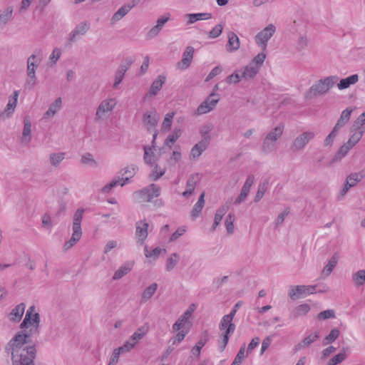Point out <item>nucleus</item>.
I'll return each instance as SVG.
<instances>
[{
	"label": "nucleus",
	"instance_id": "32",
	"mask_svg": "<svg viewBox=\"0 0 365 365\" xmlns=\"http://www.w3.org/2000/svg\"><path fill=\"white\" fill-rule=\"evenodd\" d=\"M229 209V206L227 205H225L222 206L221 208L217 210V211L215 213L214 222L212 227V230H215V228L219 225L220 223L222 217L225 215V214L227 212V211Z\"/></svg>",
	"mask_w": 365,
	"mask_h": 365
},
{
	"label": "nucleus",
	"instance_id": "64",
	"mask_svg": "<svg viewBox=\"0 0 365 365\" xmlns=\"http://www.w3.org/2000/svg\"><path fill=\"white\" fill-rule=\"evenodd\" d=\"M267 183H263V184L259 185L258 191H257L256 197H255V201H258L262 197V196L264 195V194L267 190Z\"/></svg>",
	"mask_w": 365,
	"mask_h": 365
},
{
	"label": "nucleus",
	"instance_id": "29",
	"mask_svg": "<svg viewBox=\"0 0 365 365\" xmlns=\"http://www.w3.org/2000/svg\"><path fill=\"white\" fill-rule=\"evenodd\" d=\"M205 192H202L197 202H196V204L194 205L192 210V212H191V216L192 217V218H196L199 214L201 212L203 207H204V205H205Z\"/></svg>",
	"mask_w": 365,
	"mask_h": 365
},
{
	"label": "nucleus",
	"instance_id": "48",
	"mask_svg": "<svg viewBox=\"0 0 365 365\" xmlns=\"http://www.w3.org/2000/svg\"><path fill=\"white\" fill-rule=\"evenodd\" d=\"M181 130L175 129L173 132L168 136V138L165 140V144L167 145H170V144L174 143L180 136Z\"/></svg>",
	"mask_w": 365,
	"mask_h": 365
},
{
	"label": "nucleus",
	"instance_id": "50",
	"mask_svg": "<svg viewBox=\"0 0 365 365\" xmlns=\"http://www.w3.org/2000/svg\"><path fill=\"white\" fill-rule=\"evenodd\" d=\"M196 180L195 178L192 177V179L189 180L187 183L186 190L183 192L182 195L185 197L189 196L191 195L195 187Z\"/></svg>",
	"mask_w": 365,
	"mask_h": 365
},
{
	"label": "nucleus",
	"instance_id": "13",
	"mask_svg": "<svg viewBox=\"0 0 365 365\" xmlns=\"http://www.w3.org/2000/svg\"><path fill=\"white\" fill-rule=\"evenodd\" d=\"M193 53L194 48L191 46L187 47L185 52L183 53L182 60L177 64V68L180 70H185L187 68L192 62Z\"/></svg>",
	"mask_w": 365,
	"mask_h": 365
},
{
	"label": "nucleus",
	"instance_id": "44",
	"mask_svg": "<svg viewBox=\"0 0 365 365\" xmlns=\"http://www.w3.org/2000/svg\"><path fill=\"white\" fill-rule=\"evenodd\" d=\"M31 133V125L30 119L26 117L24 119V128L23 130V139L26 142L29 141V136Z\"/></svg>",
	"mask_w": 365,
	"mask_h": 365
},
{
	"label": "nucleus",
	"instance_id": "46",
	"mask_svg": "<svg viewBox=\"0 0 365 365\" xmlns=\"http://www.w3.org/2000/svg\"><path fill=\"white\" fill-rule=\"evenodd\" d=\"M169 20V16H164L162 18H160L157 21V25L154 26L150 31V35H155L157 34L159 31L161 29L163 26Z\"/></svg>",
	"mask_w": 365,
	"mask_h": 365
},
{
	"label": "nucleus",
	"instance_id": "17",
	"mask_svg": "<svg viewBox=\"0 0 365 365\" xmlns=\"http://www.w3.org/2000/svg\"><path fill=\"white\" fill-rule=\"evenodd\" d=\"M140 194L142 195V197H143L145 201H150L153 198L159 196L160 187L154 184H152L148 189L142 190L140 192Z\"/></svg>",
	"mask_w": 365,
	"mask_h": 365
},
{
	"label": "nucleus",
	"instance_id": "3",
	"mask_svg": "<svg viewBox=\"0 0 365 365\" xmlns=\"http://www.w3.org/2000/svg\"><path fill=\"white\" fill-rule=\"evenodd\" d=\"M237 312L236 309L227 315H225L219 325L221 333L220 345L222 349H224L229 341L230 335L232 334L235 329V325L232 323L233 318Z\"/></svg>",
	"mask_w": 365,
	"mask_h": 365
},
{
	"label": "nucleus",
	"instance_id": "54",
	"mask_svg": "<svg viewBox=\"0 0 365 365\" xmlns=\"http://www.w3.org/2000/svg\"><path fill=\"white\" fill-rule=\"evenodd\" d=\"M12 13V8L9 7L5 9V11L0 15V24H6L11 17Z\"/></svg>",
	"mask_w": 365,
	"mask_h": 365
},
{
	"label": "nucleus",
	"instance_id": "25",
	"mask_svg": "<svg viewBox=\"0 0 365 365\" xmlns=\"http://www.w3.org/2000/svg\"><path fill=\"white\" fill-rule=\"evenodd\" d=\"M209 143V140L207 138H205L201 140L200 143L196 144L191 150V155L193 158L199 157L202 153L205 150L207 145Z\"/></svg>",
	"mask_w": 365,
	"mask_h": 365
},
{
	"label": "nucleus",
	"instance_id": "40",
	"mask_svg": "<svg viewBox=\"0 0 365 365\" xmlns=\"http://www.w3.org/2000/svg\"><path fill=\"white\" fill-rule=\"evenodd\" d=\"M36 56H31L28 59V74L32 78L35 76V69L37 67Z\"/></svg>",
	"mask_w": 365,
	"mask_h": 365
},
{
	"label": "nucleus",
	"instance_id": "9",
	"mask_svg": "<svg viewBox=\"0 0 365 365\" xmlns=\"http://www.w3.org/2000/svg\"><path fill=\"white\" fill-rule=\"evenodd\" d=\"M275 32V27L272 24L267 26L263 31L259 32L255 37L256 42L261 46L263 50H265L267 41Z\"/></svg>",
	"mask_w": 365,
	"mask_h": 365
},
{
	"label": "nucleus",
	"instance_id": "61",
	"mask_svg": "<svg viewBox=\"0 0 365 365\" xmlns=\"http://www.w3.org/2000/svg\"><path fill=\"white\" fill-rule=\"evenodd\" d=\"M178 262V256L174 254L168 259L166 269L167 270L172 269Z\"/></svg>",
	"mask_w": 365,
	"mask_h": 365
},
{
	"label": "nucleus",
	"instance_id": "16",
	"mask_svg": "<svg viewBox=\"0 0 365 365\" xmlns=\"http://www.w3.org/2000/svg\"><path fill=\"white\" fill-rule=\"evenodd\" d=\"M19 95V91H15L14 92V94L9 97L6 107L1 114L2 116H9L14 111L16 106L17 105Z\"/></svg>",
	"mask_w": 365,
	"mask_h": 365
},
{
	"label": "nucleus",
	"instance_id": "22",
	"mask_svg": "<svg viewBox=\"0 0 365 365\" xmlns=\"http://www.w3.org/2000/svg\"><path fill=\"white\" fill-rule=\"evenodd\" d=\"M362 178V176L359 173H353L349 175L346 178L345 187L342 190V195H344L350 187L354 186Z\"/></svg>",
	"mask_w": 365,
	"mask_h": 365
},
{
	"label": "nucleus",
	"instance_id": "53",
	"mask_svg": "<svg viewBox=\"0 0 365 365\" xmlns=\"http://www.w3.org/2000/svg\"><path fill=\"white\" fill-rule=\"evenodd\" d=\"M266 58V54L264 52H262L257 55L252 60V65L255 66H257V68L259 69V67L262 65L264 60Z\"/></svg>",
	"mask_w": 365,
	"mask_h": 365
},
{
	"label": "nucleus",
	"instance_id": "11",
	"mask_svg": "<svg viewBox=\"0 0 365 365\" xmlns=\"http://www.w3.org/2000/svg\"><path fill=\"white\" fill-rule=\"evenodd\" d=\"M34 307H31L29 309L26 314L25 318L21 324L22 328L33 326L35 329H37L38 326V314L34 313Z\"/></svg>",
	"mask_w": 365,
	"mask_h": 365
},
{
	"label": "nucleus",
	"instance_id": "38",
	"mask_svg": "<svg viewBox=\"0 0 365 365\" xmlns=\"http://www.w3.org/2000/svg\"><path fill=\"white\" fill-rule=\"evenodd\" d=\"M175 115L174 112L168 113L165 115L164 120L162 123L161 130L162 131H168L170 129L172 125L173 118Z\"/></svg>",
	"mask_w": 365,
	"mask_h": 365
},
{
	"label": "nucleus",
	"instance_id": "2",
	"mask_svg": "<svg viewBox=\"0 0 365 365\" xmlns=\"http://www.w3.org/2000/svg\"><path fill=\"white\" fill-rule=\"evenodd\" d=\"M195 309V305L191 304L184 314L173 324L174 331H178L175 336L173 343L181 342L189 332L192 326L190 318Z\"/></svg>",
	"mask_w": 365,
	"mask_h": 365
},
{
	"label": "nucleus",
	"instance_id": "8",
	"mask_svg": "<svg viewBox=\"0 0 365 365\" xmlns=\"http://www.w3.org/2000/svg\"><path fill=\"white\" fill-rule=\"evenodd\" d=\"M220 97L218 94L211 93L208 98L201 103L197 109V114H204L211 111L218 103Z\"/></svg>",
	"mask_w": 365,
	"mask_h": 365
},
{
	"label": "nucleus",
	"instance_id": "63",
	"mask_svg": "<svg viewBox=\"0 0 365 365\" xmlns=\"http://www.w3.org/2000/svg\"><path fill=\"white\" fill-rule=\"evenodd\" d=\"M64 159V153L53 154L51 155V162L56 165Z\"/></svg>",
	"mask_w": 365,
	"mask_h": 365
},
{
	"label": "nucleus",
	"instance_id": "33",
	"mask_svg": "<svg viewBox=\"0 0 365 365\" xmlns=\"http://www.w3.org/2000/svg\"><path fill=\"white\" fill-rule=\"evenodd\" d=\"M259 68L257 66H255L252 63H250L247 66H246L242 73V78L243 79H250L256 76L258 73Z\"/></svg>",
	"mask_w": 365,
	"mask_h": 365
},
{
	"label": "nucleus",
	"instance_id": "19",
	"mask_svg": "<svg viewBox=\"0 0 365 365\" xmlns=\"http://www.w3.org/2000/svg\"><path fill=\"white\" fill-rule=\"evenodd\" d=\"M158 122V115L155 110L147 112L143 116V123L148 128H154Z\"/></svg>",
	"mask_w": 365,
	"mask_h": 365
},
{
	"label": "nucleus",
	"instance_id": "58",
	"mask_svg": "<svg viewBox=\"0 0 365 365\" xmlns=\"http://www.w3.org/2000/svg\"><path fill=\"white\" fill-rule=\"evenodd\" d=\"M222 31V26L220 24L215 26L209 33V37L215 38L218 37Z\"/></svg>",
	"mask_w": 365,
	"mask_h": 365
},
{
	"label": "nucleus",
	"instance_id": "51",
	"mask_svg": "<svg viewBox=\"0 0 365 365\" xmlns=\"http://www.w3.org/2000/svg\"><path fill=\"white\" fill-rule=\"evenodd\" d=\"M354 282L357 285H361L365 282V270L358 271L353 277Z\"/></svg>",
	"mask_w": 365,
	"mask_h": 365
},
{
	"label": "nucleus",
	"instance_id": "20",
	"mask_svg": "<svg viewBox=\"0 0 365 365\" xmlns=\"http://www.w3.org/2000/svg\"><path fill=\"white\" fill-rule=\"evenodd\" d=\"M134 61V58L132 57H129L126 58L125 60V64H122L120 66V68L119 71H118L114 83V86L116 87L121 82L123 76L125 73V71L128 70V67L132 64V63Z\"/></svg>",
	"mask_w": 365,
	"mask_h": 365
},
{
	"label": "nucleus",
	"instance_id": "23",
	"mask_svg": "<svg viewBox=\"0 0 365 365\" xmlns=\"http://www.w3.org/2000/svg\"><path fill=\"white\" fill-rule=\"evenodd\" d=\"M253 182H254V177L252 175H250L247 178L244 186L242 187V189L241 190V193H240V196L238 197V198L236 200L237 203L241 202L247 197V195H248V193L250 192V187H251L252 185L253 184Z\"/></svg>",
	"mask_w": 365,
	"mask_h": 365
},
{
	"label": "nucleus",
	"instance_id": "56",
	"mask_svg": "<svg viewBox=\"0 0 365 365\" xmlns=\"http://www.w3.org/2000/svg\"><path fill=\"white\" fill-rule=\"evenodd\" d=\"M158 285L154 283L149 286L143 292V297L145 299L150 298L157 289Z\"/></svg>",
	"mask_w": 365,
	"mask_h": 365
},
{
	"label": "nucleus",
	"instance_id": "37",
	"mask_svg": "<svg viewBox=\"0 0 365 365\" xmlns=\"http://www.w3.org/2000/svg\"><path fill=\"white\" fill-rule=\"evenodd\" d=\"M338 259H339V256L336 254L334 255L331 257V258L329 259L328 264L324 268V269L322 271V274L326 276L329 275L331 274V272H332L333 269L336 265V264L338 262Z\"/></svg>",
	"mask_w": 365,
	"mask_h": 365
},
{
	"label": "nucleus",
	"instance_id": "31",
	"mask_svg": "<svg viewBox=\"0 0 365 365\" xmlns=\"http://www.w3.org/2000/svg\"><path fill=\"white\" fill-rule=\"evenodd\" d=\"M134 264L133 262H128L123 266H121L114 274L113 275V279H118L128 274L131 269L133 268Z\"/></svg>",
	"mask_w": 365,
	"mask_h": 365
},
{
	"label": "nucleus",
	"instance_id": "26",
	"mask_svg": "<svg viewBox=\"0 0 365 365\" xmlns=\"http://www.w3.org/2000/svg\"><path fill=\"white\" fill-rule=\"evenodd\" d=\"M358 75L354 74L346 78L341 79L337 84L339 90H343L349 88L351 85L355 84L358 81Z\"/></svg>",
	"mask_w": 365,
	"mask_h": 365
},
{
	"label": "nucleus",
	"instance_id": "43",
	"mask_svg": "<svg viewBox=\"0 0 365 365\" xmlns=\"http://www.w3.org/2000/svg\"><path fill=\"white\" fill-rule=\"evenodd\" d=\"M319 338V334L317 332H314L313 334H309L306 336L299 344L300 347H306L309 344L315 341Z\"/></svg>",
	"mask_w": 365,
	"mask_h": 365
},
{
	"label": "nucleus",
	"instance_id": "21",
	"mask_svg": "<svg viewBox=\"0 0 365 365\" xmlns=\"http://www.w3.org/2000/svg\"><path fill=\"white\" fill-rule=\"evenodd\" d=\"M228 43L227 50L230 52L237 51L240 46V39L234 32H229L227 34Z\"/></svg>",
	"mask_w": 365,
	"mask_h": 365
},
{
	"label": "nucleus",
	"instance_id": "45",
	"mask_svg": "<svg viewBox=\"0 0 365 365\" xmlns=\"http://www.w3.org/2000/svg\"><path fill=\"white\" fill-rule=\"evenodd\" d=\"M130 349H132L128 348V346H125V343L124 344L123 346L114 349V351L113 352V356H112V358L110 360V363L118 362V359L120 354L123 353V352L129 351Z\"/></svg>",
	"mask_w": 365,
	"mask_h": 365
},
{
	"label": "nucleus",
	"instance_id": "62",
	"mask_svg": "<svg viewBox=\"0 0 365 365\" xmlns=\"http://www.w3.org/2000/svg\"><path fill=\"white\" fill-rule=\"evenodd\" d=\"M339 335V329H333L330 331L329 334L328 336H326V339H326L329 343H330V342H332V341H335V340L338 338Z\"/></svg>",
	"mask_w": 365,
	"mask_h": 365
},
{
	"label": "nucleus",
	"instance_id": "47",
	"mask_svg": "<svg viewBox=\"0 0 365 365\" xmlns=\"http://www.w3.org/2000/svg\"><path fill=\"white\" fill-rule=\"evenodd\" d=\"M61 106V98H58L55 101V102L53 104L51 105L46 115L48 117L53 116L60 109Z\"/></svg>",
	"mask_w": 365,
	"mask_h": 365
},
{
	"label": "nucleus",
	"instance_id": "35",
	"mask_svg": "<svg viewBox=\"0 0 365 365\" xmlns=\"http://www.w3.org/2000/svg\"><path fill=\"white\" fill-rule=\"evenodd\" d=\"M82 232L79 230H73V235L69 241L65 243L64 250H67L72 247L81 237Z\"/></svg>",
	"mask_w": 365,
	"mask_h": 365
},
{
	"label": "nucleus",
	"instance_id": "27",
	"mask_svg": "<svg viewBox=\"0 0 365 365\" xmlns=\"http://www.w3.org/2000/svg\"><path fill=\"white\" fill-rule=\"evenodd\" d=\"M165 81V77L163 76H159L158 78L153 82L149 91V94L151 96L156 95L163 87Z\"/></svg>",
	"mask_w": 365,
	"mask_h": 365
},
{
	"label": "nucleus",
	"instance_id": "52",
	"mask_svg": "<svg viewBox=\"0 0 365 365\" xmlns=\"http://www.w3.org/2000/svg\"><path fill=\"white\" fill-rule=\"evenodd\" d=\"M335 317V312L332 309H327L323 312H321L317 315V319L319 320H325L327 319L334 318Z\"/></svg>",
	"mask_w": 365,
	"mask_h": 365
},
{
	"label": "nucleus",
	"instance_id": "42",
	"mask_svg": "<svg viewBox=\"0 0 365 365\" xmlns=\"http://www.w3.org/2000/svg\"><path fill=\"white\" fill-rule=\"evenodd\" d=\"M133 6L125 5L120 8L118 11L113 15V21H118L122 19L130 10Z\"/></svg>",
	"mask_w": 365,
	"mask_h": 365
},
{
	"label": "nucleus",
	"instance_id": "4",
	"mask_svg": "<svg viewBox=\"0 0 365 365\" xmlns=\"http://www.w3.org/2000/svg\"><path fill=\"white\" fill-rule=\"evenodd\" d=\"M337 81V76H329L318 81L306 93L305 98H312L317 96L325 94L336 83Z\"/></svg>",
	"mask_w": 365,
	"mask_h": 365
},
{
	"label": "nucleus",
	"instance_id": "6",
	"mask_svg": "<svg viewBox=\"0 0 365 365\" xmlns=\"http://www.w3.org/2000/svg\"><path fill=\"white\" fill-rule=\"evenodd\" d=\"M365 128L361 126H354L352 125L351 132L352 133L350 138L349 139L348 142L343 145L338 153L337 155L341 158L344 157L348 151L353 148L361 138L363 136V134L364 133Z\"/></svg>",
	"mask_w": 365,
	"mask_h": 365
},
{
	"label": "nucleus",
	"instance_id": "28",
	"mask_svg": "<svg viewBox=\"0 0 365 365\" xmlns=\"http://www.w3.org/2000/svg\"><path fill=\"white\" fill-rule=\"evenodd\" d=\"M352 113V109L346 108L342 111L340 118L339 119L337 123L336 124L335 130H339L343 125H344L346 122L349 120L351 115Z\"/></svg>",
	"mask_w": 365,
	"mask_h": 365
},
{
	"label": "nucleus",
	"instance_id": "36",
	"mask_svg": "<svg viewBox=\"0 0 365 365\" xmlns=\"http://www.w3.org/2000/svg\"><path fill=\"white\" fill-rule=\"evenodd\" d=\"M82 232L79 230H73V235L69 241L65 243L64 250H67L72 247L81 237Z\"/></svg>",
	"mask_w": 365,
	"mask_h": 365
},
{
	"label": "nucleus",
	"instance_id": "18",
	"mask_svg": "<svg viewBox=\"0 0 365 365\" xmlns=\"http://www.w3.org/2000/svg\"><path fill=\"white\" fill-rule=\"evenodd\" d=\"M148 224L145 221H140L136 223L135 235L138 240L143 242L148 237Z\"/></svg>",
	"mask_w": 365,
	"mask_h": 365
},
{
	"label": "nucleus",
	"instance_id": "12",
	"mask_svg": "<svg viewBox=\"0 0 365 365\" xmlns=\"http://www.w3.org/2000/svg\"><path fill=\"white\" fill-rule=\"evenodd\" d=\"M135 173V168H132L131 170H127L125 172V177L122 179L113 180L108 185H106L103 188V191L104 192H108L112 187L116 186L117 185H120V186H123L128 180L130 178H132Z\"/></svg>",
	"mask_w": 365,
	"mask_h": 365
},
{
	"label": "nucleus",
	"instance_id": "14",
	"mask_svg": "<svg viewBox=\"0 0 365 365\" xmlns=\"http://www.w3.org/2000/svg\"><path fill=\"white\" fill-rule=\"evenodd\" d=\"M314 137V133L313 132H304L295 139L293 146L297 150H300L303 148Z\"/></svg>",
	"mask_w": 365,
	"mask_h": 365
},
{
	"label": "nucleus",
	"instance_id": "49",
	"mask_svg": "<svg viewBox=\"0 0 365 365\" xmlns=\"http://www.w3.org/2000/svg\"><path fill=\"white\" fill-rule=\"evenodd\" d=\"M248 354V353L245 351V346H243L240 348L238 351L234 361L232 365H238L242 362L243 359Z\"/></svg>",
	"mask_w": 365,
	"mask_h": 365
},
{
	"label": "nucleus",
	"instance_id": "59",
	"mask_svg": "<svg viewBox=\"0 0 365 365\" xmlns=\"http://www.w3.org/2000/svg\"><path fill=\"white\" fill-rule=\"evenodd\" d=\"M346 353L344 351L341 352L331 359L330 365H337L338 364L342 362L346 359Z\"/></svg>",
	"mask_w": 365,
	"mask_h": 365
},
{
	"label": "nucleus",
	"instance_id": "10",
	"mask_svg": "<svg viewBox=\"0 0 365 365\" xmlns=\"http://www.w3.org/2000/svg\"><path fill=\"white\" fill-rule=\"evenodd\" d=\"M149 330L148 324H145L137 329V331L125 342V346L133 349L135 344L147 334Z\"/></svg>",
	"mask_w": 365,
	"mask_h": 365
},
{
	"label": "nucleus",
	"instance_id": "5",
	"mask_svg": "<svg viewBox=\"0 0 365 365\" xmlns=\"http://www.w3.org/2000/svg\"><path fill=\"white\" fill-rule=\"evenodd\" d=\"M153 150H155V146H153V148L145 147L144 159L146 163L153 167L152 171L150 174V178L152 180H157L165 174V168L159 166L158 164H155V163L158 161L159 159L157 155H155Z\"/></svg>",
	"mask_w": 365,
	"mask_h": 365
},
{
	"label": "nucleus",
	"instance_id": "34",
	"mask_svg": "<svg viewBox=\"0 0 365 365\" xmlns=\"http://www.w3.org/2000/svg\"><path fill=\"white\" fill-rule=\"evenodd\" d=\"M25 304L21 303L18 304L11 312V319L14 322H19L24 314Z\"/></svg>",
	"mask_w": 365,
	"mask_h": 365
},
{
	"label": "nucleus",
	"instance_id": "30",
	"mask_svg": "<svg viewBox=\"0 0 365 365\" xmlns=\"http://www.w3.org/2000/svg\"><path fill=\"white\" fill-rule=\"evenodd\" d=\"M188 24H193L200 20H208L212 18L210 13L189 14L186 16Z\"/></svg>",
	"mask_w": 365,
	"mask_h": 365
},
{
	"label": "nucleus",
	"instance_id": "7",
	"mask_svg": "<svg viewBox=\"0 0 365 365\" xmlns=\"http://www.w3.org/2000/svg\"><path fill=\"white\" fill-rule=\"evenodd\" d=\"M316 292L315 286H292L289 288V296L292 299L303 297Z\"/></svg>",
	"mask_w": 365,
	"mask_h": 365
},
{
	"label": "nucleus",
	"instance_id": "15",
	"mask_svg": "<svg viewBox=\"0 0 365 365\" xmlns=\"http://www.w3.org/2000/svg\"><path fill=\"white\" fill-rule=\"evenodd\" d=\"M116 102L113 98L103 101L97 110L96 115L98 118H102L106 113L111 112Z\"/></svg>",
	"mask_w": 365,
	"mask_h": 365
},
{
	"label": "nucleus",
	"instance_id": "55",
	"mask_svg": "<svg viewBox=\"0 0 365 365\" xmlns=\"http://www.w3.org/2000/svg\"><path fill=\"white\" fill-rule=\"evenodd\" d=\"M234 216L229 214L225 220V226L228 233H232L234 231Z\"/></svg>",
	"mask_w": 365,
	"mask_h": 365
},
{
	"label": "nucleus",
	"instance_id": "60",
	"mask_svg": "<svg viewBox=\"0 0 365 365\" xmlns=\"http://www.w3.org/2000/svg\"><path fill=\"white\" fill-rule=\"evenodd\" d=\"M88 29H89V26L87 24H81L76 29L75 31H73L72 38H74V36L76 34H83L84 33L86 32V31H88ZM71 40H73V38H71Z\"/></svg>",
	"mask_w": 365,
	"mask_h": 365
},
{
	"label": "nucleus",
	"instance_id": "39",
	"mask_svg": "<svg viewBox=\"0 0 365 365\" xmlns=\"http://www.w3.org/2000/svg\"><path fill=\"white\" fill-rule=\"evenodd\" d=\"M83 212H84L83 209H78L76 210V213L74 214V217H73V230H81V222L82 220Z\"/></svg>",
	"mask_w": 365,
	"mask_h": 365
},
{
	"label": "nucleus",
	"instance_id": "41",
	"mask_svg": "<svg viewBox=\"0 0 365 365\" xmlns=\"http://www.w3.org/2000/svg\"><path fill=\"white\" fill-rule=\"evenodd\" d=\"M310 310V306L307 304H302L294 309V316L298 317L307 314Z\"/></svg>",
	"mask_w": 365,
	"mask_h": 365
},
{
	"label": "nucleus",
	"instance_id": "24",
	"mask_svg": "<svg viewBox=\"0 0 365 365\" xmlns=\"http://www.w3.org/2000/svg\"><path fill=\"white\" fill-rule=\"evenodd\" d=\"M283 128V126L279 125L272 132L269 133L264 140V146L274 143L282 134Z\"/></svg>",
	"mask_w": 365,
	"mask_h": 365
},
{
	"label": "nucleus",
	"instance_id": "1",
	"mask_svg": "<svg viewBox=\"0 0 365 365\" xmlns=\"http://www.w3.org/2000/svg\"><path fill=\"white\" fill-rule=\"evenodd\" d=\"M26 334H19L10 341L6 349L11 353L14 365H31L36 355L34 346L23 348L26 343Z\"/></svg>",
	"mask_w": 365,
	"mask_h": 365
},
{
	"label": "nucleus",
	"instance_id": "57",
	"mask_svg": "<svg viewBox=\"0 0 365 365\" xmlns=\"http://www.w3.org/2000/svg\"><path fill=\"white\" fill-rule=\"evenodd\" d=\"M163 251L164 252H165V250H162L160 248H155L154 249L153 251L151 252H149L147 248L145 249V255L147 258H153V259H156L159 255L160 254V252Z\"/></svg>",
	"mask_w": 365,
	"mask_h": 365
}]
</instances>
